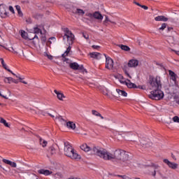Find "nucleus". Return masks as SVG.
<instances>
[{"label":"nucleus","mask_w":179,"mask_h":179,"mask_svg":"<svg viewBox=\"0 0 179 179\" xmlns=\"http://www.w3.org/2000/svg\"><path fill=\"white\" fill-rule=\"evenodd\" d=\"M80 149L84 150V152H92V155H96L99 156L103 160H113V159H116V160H120L124 164V166H128L131 164L129 161V152H127L123 150H116L113 154L108 152L103 148H100L99 147H93L91 148L87 144L85 143L80 146Z\"/></svg>","instance_id":"obj_1"},{"label":"nucleus","mask_w":179,"mask_h":179,"mask_svg":"<svg viewBox=\"0 0 179 179\" xmlns=\"http://www.w3.org/2000/svg\"><path fill=\"white\" fill-rule=\"evenodd\" d=\"M148 85H150V89L152 90L150 92V94L148 95L150 99H152V100H162L164 97V94L162 91L163 84L160 76H149Z\"/></svg>","instance_id":"obj_2"},{"label":"nucleus","mask_w":179,"mask_h":179,"mask_svg":"<svg viewBox=\"0 0 179 179\" xmlns=\"http://www.w3.org/2000/svg\"><path fill=\"white\" fill-rule=\"evenodd\" d=\"M64 31V36H63V40H67L69 47L67 48L64 53L62 55V58H65V57H68L72 48L71 45H72V44H73V41H75V35L72 34V31H71L69 29L65 28Z\"/></svg>","instance_id":"obj_3"},{"label":"nucleus","mask_w":179,"mask_h":179,"mask_svg":"<svg viewBox=\"0 0 179 179\" xmlns=\"http://www.w3.org/2000/svg\"><path fill=\"white\" fill-rule=\"evenodd\" d=\"M64 154L71 159H80V155L75 152L73 148L69 142H64Z\"/></svg>","instance_id":"obj_4"},{"label":"nucleus","mask_w":179,"mask_h":179,"mask_svg":"<svg viewBox=\"0 0 179 179\" xmlns=\"http://www.w3.org/2000/svg\"><path fill=\"white\" fill-rule=\"evenodd\" d=\"M139 65V61L138 59H130L127 64V63L124 64V65L122 67V69L124 72L126 73V75L131 79L132 77L129 75V73H128V68H136Z\"/></svg>","instance_id":"obj_5"},{"label":"nucleus","mask_w":179,"mask_h":179,"mask_svg":"<svg viewBox=\"0 0 179 179\" xmlns=\"http://www.w3.org/2000/svg\"><path fill=\"white\" fill-rule=\"evenodd\" d=\"M85 16H87V17H90V19L89 18L87 19V20H89L90 22H93L94 19H96V20L101 22L103 17V15H101L99 11H95L93 13H87L85 14Z\"/></svg>","instance_id":"obj_6"},{"label":"nucleus","mask_w":179,"mask_h":179,"mask_svg":"<svg viewBox=\"0 0 179 179\" xmlns=\"http://www.w3.org/2000/svg\"><path fill=\"white\" fill-rule=\"evenodd\" d=\"M69 12H71V13H73L74 15H79L81 16H83V15H85V11L83 9L78 8L77 7H75L73 6L70 7Z\"/></svg>","instance_id":"obj_7"},{"label":"nucleus","mask_w":179,"mask_h":179,"mask_svg":"<svg viewBox=\"0 0 179 179\" xmlns=\"http://www.w3.org/2000/svg\"><path fill=\"white\" fill-rule=\"evenodd\" d=\"M106 57V69H113L114 68V61L111 57H107L106 54H104Z\"/></svg>","instance_id":"obj_8"},{"label":"nucleus","mask_w":179,"mask_h":179,"mask_svg":"<svg viewBox=\"0 0 179 179\" xmlns=\"http://www.w3.org/2000/svg\"><path fill=\"white\" fill-rule=\"evenodd\" d=\"M167 27V33L168 34H171V33H176L174 31V29L173 27H170L167 26V23H162L161 27L158 29L159 31H163L164 29Z\"/></svg>","instance_id":"obj_9"},{"label":"nucleus","mask_w":179,"mask_h":179,"mask_svg":"<svg viewBox=\"0 0 179 179\" xmlns=\"http://www.w3.org/2000/svg\"><path fill=\"white\" fill-rule=\"evenodd\" d=\"M164 163H165V164H167L169 169H172V170H176V169H178V164L169 162V160L167 159H164Z\"/></svg>","instance_id":"obj_10"},{"label":"nucleus","mask_w":179,"mask_h":179,"mask_svg":"<svg viewBox=\"0 0 179 179\" xmlns=\"http://www.w3.org/2000/svg\"><path fill=\"white\" fill-rule=\"evenodd\" d=\"M141 145L143 148H150L152 146V142L149 139H142L141 141Z\"/></svg>","instance_id":"obj_11"},{"label":"nucleus","mask_w":179,"mask_h":179,"mask_svg":"<svg viewBox=\"0 0 179 179\" xmlns=\"http://www.w3.org/2000/svg\"><path fill=\"white\" fill-rule=\"evenodd\" d=\"M0 16L1 17H8V12H6V9H5V6L0 5Z\"/></svg>","instance_id":"obj_12"},{"label":"nucleus","mask_w":179,"mask_h":179,"mask_svg":"<svg viewBox=\"0 0 179 179\" xmlns=\"http://www.w3.org/2000/svg\"><path fill=\"white\" fill-rule=\"evenodd\" d=\"M116 97H121V96H123V97H127V96H128V94L127 93V92L124 91V90H121L120 89H116Z\"/></svg>","instance_id":"obj_13"},{"label":"nucleus","mask_w":179,"mask_h":179,"mask_svg":"<svg viewBox=\"0 0 179 179\" xmlns=\"http://www.w3.org/2000/svg\"><path fill=\"white\" fill-rule=\"evenodd\" d=\"M151 167H152V169H154V171L152 173V176L153 177H156V173H159L160 166H159L158 164H152Z\"/></svg>","instance_id":"obj_14"},{"label":"nucleus","mask_w":179,"mask_h":179,"mask_svg":"<svg viewBox=\"0 0 179 179\" xmlns=\"http://www.w3.org/2000/svg\"><path fill=\"white\" fill-rule=\"evenodd\" d=\"M54 93L57 94V97L60 101H64V99H65V95L62 92H58V90H55Z\"/></svg>","instance_id":"obj_15"},{"label":"nucleus","mask_w":179,"mask_h":179,"mask_svg":"<svg viewBox=\"0 0 179 179\" xmlns=\"http://www.w3.org/2000/svg\"><path fill=\"white\" fill-rule=\"evenodd\" d=\"M41 27L43 29H44V26L42 25H36L34 28V31L35 33V34H38L39 33L41 34H43V31H41Z\"/></svg>","instance_id":"obj_16"},{"label":"nucleus","mask_w":179,"mask_h":179,"mask_svg":"<svg viewBox=\"0 0 179 179\" xmlns=\"http://www.w3.org/2000/svg\"><path fill=\"white\" fill-rule=\"evenodd\" d=\"M90 55L91 57V58H94V59H101V54L99 53V52H90Z\"/></svg>","instance_id":"obj_17"},{"label":"nucleus","mask_w":179,"mask_h":179,"mask_svg":"<svg viewBox=\"0 0 179 179\" xmlns=\"http://www.w3.org/2000/svg\"><path fill=\"white\" fill-rule=\"evenodd\" d=\"M21 37H22V38H24V40L29 38V40H34V38H38V37L36 35H34V37L33 38H29V36H27V34L26 33V31H21Z\"/></svg>","instance_id":"obj_18"},{"label":"nucleus","mask_w":179,"mask_h":179,"mask_svg":"<svg viewBox=\"0 0 179 179\" xmlns=\"http://www.w3.org/2000/svg\"><path fill=\"white\" fill-rule=\"evenodd\" d=\"M39 174H43V176H50L52 171L47 169H40L38 171Z\"/></svg>","instance_id":"obj_19"},{"label":"nucleus","mask_w":179,"mask_h":179,"mask_svg":"<svg viewBox=\"0 0 179 179\" xmlns=\"http://www.w3.org/2000/svg\"><path fill=\"white\" fill-rule=\"evenodd\" d=\"M155 20L156 22H167V20H169V18L166 17L164 15H159L155 18Z\"/></svg>","instance_id":"obj_20"},{"label":"nucleus","mask_w":179,"mask_h":179,"mask_svg":"<svg viewBox=\"0 0 179 179\" xmlns=\"http://www.w3.org/2000/svg\"><path fill=\"white\" fill-rule=\"evenodd\" d=\"M3 163H5L6 164H8V165L10 166L11 167L16 168V166H17V164H16L15 162L9 161L8 159H3Z\"/></svg>","instance_id":"obj_21"},{"label":"nucleus","mask_w":179,"mask_h":179,"mask_svg":"<svg viewBox=\"0 0 179 179\" xmlns=\"http://www.w3.org/2000/svg\"><path fill=\"white\" fill-rule=\"evenodd\" d=\"M169 76H171V79L173 81V82H176L177 81V74H176V73H174L173 71L169 70Z\"/></svg>","instance_id":"obj_22"},{"label":"nucleus","mask_w":179,"mask_h":179,"mask_svg":"<svg viewBox=\"0 0 179 179\" xmlns=\"http://www.w3.org/2000/svg\"><path fill=\"white\" fill-rule=\"evenodd\" d=\"M126 85L127 87H129V89H136V87H138V86H136L134 83H131L130 80H127Z\"/></svg>","instance_id":"obj_23"},{"label":"nucleus","mask_w":179,"mask_h":179,"mask_svg":"<svg viewBox=\"0 0 179 179\" xmlns=\"http://www.w3.org/2000/svg\"><path fill=\"white\" fill-rule=\"evenodd\" d=\"M69 66L71 69H73L74 71H78V69H79V64L76 62L69 63Z\"/></svg>","instance_id":"obj_24"},{"label":"nucleus","mask_w":179,"mask_h":179,"mask_svg":"<svg viewBox=\"0 0 179 179\" xmlns=\"http://www.w3.org/2000/svg\"><path fill=\"white\" fill-rule=\"evenodd\" d=\"M38 138H39L40 145H41V146L43 148H45V146H47V143H48L47 141L43 139L41 137H40L38 136Z\"/></svg>","instance_id":"obj_25"},{"label":"nucleus","mask_w":179,"mask_h":179,"mask_svg":"<svg viewBox=\"0 0 179 179\" xmlns=\"http://www.w3.org/2000/svg\"><path fill=\"white\" fill-rule=\"evenodd\" d=\"M108 22H110V23H112L113 24H117V22L110 20V18H108V16L106 15V19L103 22V24H104V26H107V24L108 23Z\"/></svg>","instance_id":"obj_26"},{"label":"nucleus","mask_w":179,"mask_h":179,"mask_svg":"<svg viewBox=\"0 0 179 179\" xmlns=\"http://www.w3.org/2000/svg\"><path fill=\"white\" fill-rule=\"evenodd\" d=\"M66 127L67 128H71V129H75V128H76V124H75L73 122L69 121L66 122Z\"/></svg>","instance_id":"obj_27"},{"label":"nucleus","mask_w":179,"mask_h":179,"mask_svg":"<svg viewBox=\"0 0 179 179\" xmlns=\"http://www.w3.org/2000/svg\"><path fill=\"white\" fill-rule=\"evenodd\" d=\"M0 123L3 124L4 127H6L7 128H10V125H9L8 122H6V121L5 120V119H3V117H0Z\"/></svg>","instance_id":"obj_28"},{"label":"nucleus","mask_w":179,"mask_h":179,"mask_svg":"<svg viewBox=\"0 0 179 179\" xmlns=\"http://www.w3.org/2000/svg\"><path fill=\"white\" fill-rule=\"evenodd\" d=\"M118 47L121 48V50H123V51H131V48L125 45H119Z\"/></svg>","instance_id":"obj_29"},{"label":"nucleus","mask_w":179,"mask_h":179,"mask_svg":"<svg viewBox=\"0 0 179 179\" xmlns=\"http://www.w3.org/2000/svg\"><path fill=\"white\" fill-rule=\"evenodd\" d=\"M48 153H50L51 155H55V148H54L53 146H51L49 149H48Z\"/></svg>","instance_id":"obj_30"},{"label":"nucleus","mask_w":179,"mask_h":179,"mask_svg":"<svg viewBox=\"0 0 179 179\" xmlns=\"http://www.w3.org/2000/svg\"><path fill=\"white\" fill-rule=\"evenodd\" d=\"M55 120H58V121H60V122H66V120L62 118V116L56 115Z\"/></svg>","instance_id":"obj_31"},{"label":"nucleus","mask_w":179,"mask_h":179,"mask_svg":"<svg viewBox=\"0 0 179 179\" xmlns=\"http://www.w3.org/2000/svg\"><path fill=\"white\" fill-rule=\"evenodd\" d=\"M6 83L10 84V82H13V78L12 77H8L4 79Z\"/></svg>","instance_id":"obj_32"},{"label":"nucleus","mask_w":179,"mask_h":179,"mask_svg":"<svg viewBox=\"0 0 179 179\" xmlns=\"http://www.w3.org/2000/svg\"><path fill=\"white\" fill-rule=\"evenodd\" d=\"M167 41H168V43H169V44H174V43H175L174 37L170 36V37L168 38Z\"/></svg>","instance_id":"obj_33"},{"label":"nucleus","mask_w":179,"mask_h":179,"mask_svg":"<svg viewBox=\"0 0 179 179\" xmlns=\"http://www.w3.org/2000/svg\"><path fill=\"white\" fill-rule=\"evenodd\" d=\"M0 61L1 62V65H2L3 68H4V69H8V66L5 64V62L3 61V59L2 58H1Z\"/></svg>","instance_id":"obj_34"},{"label":"nucleus","mask_w":179,"mask_h":179,"mask_svg":"<svg viewBox=\"0 0 179 179\" xmlns=\"http://www.w3.org/2000/svg\"><path fill=\"white\" fill-rule=\"evenodd\" d=\"M172 120L173 121V122H176L177 124H179V117L178 116H174L172 118Z\"/></svg>","instance_id":"obj_35"},{"label":"nucleus","mask_w":179,"mask_h":179,"mask_svg":"<svg viewBox=\"0 0 179 179\" xmlns=\"http://www.w3.org/2000/svg\"><path fill=\"white\" fill-rule=\"evenodd\" d=\"M15 76H16V78H18V79L20 80V82L21 83H24V85H27V82H26V81H22L23 79H22V78L18 77V76H16V75H15Z\"/></svg>","instance_id":"obj_36"},{"label":"nucleus","mask_w":179,"mask_h":179,"mask_svg":"<svg viewBox=\"0 0 179 179\" xmlns=\"http://www.w3.org/2000/svg\"><path fill=\"white\" fill-rule=\"evenodd\" d=\"M136 89H141L142 90H145L146 87L145 85H138L137 87H136Z\"/></svg>","instance_id":"obj_37"},{"label":"nucleus","mask_w":179,"mask_h":179,"mask_svg":"<svg viewBox=\"0 0 179 179\" xmlns=\"http://www.w3.org/2000/svg\"><path fill=\"white\" fill-rule=\"evenodd\" d=\"M83 36L84 37V38H85V40H89V34H87V33H83Z\"/></svg>","instance_id":"obj_38"},{"label":"nucleus","mask_w":179,"mask_h":179,"mask_svg":"<svg viewBox=\"0 0 179 179\" xmlns=\"http://www.w3.org/2000/svg\"><path fill=\"white\" fill-rule=\"evenodd\" d=\"M94 115H96V117H100L101 118V120H103L104 117L101 115V114L100 113H93Z\"/></svg>","instance_id":"obj_39"},{"label":"nucleus","mask_w":179,"mask_h":179,"mask_svg":"<svg viewBox=\"0 0 179 179\" xmlns=\"http://www.w3.org/2000/svg\"><path fill=\"white\" fill-rule=\"evenodd\" d=\"M78 69H80V71H83V72H87V71L84 69L83 65L79 66Z\"/></svg>","instance_id":"obj_40"},{"label":"nucleus","mask_w":179,"mask_h":179,"mask_svg":"<svg viewBox=\"0 0 179 179\" xmlns=\"http://www.w3.org/2000/svg\"><path fill=\"white\" fill-rule=\"evenodd\" d=\"M63 62H66V64H69V59L66 58V57H63L62 59Z\"/></svg>","instance_id":"obj_41"},{"label":"nucleus","mask_w":179,"mask_h":179,"mask_svg":"<svg viewBox=\"0 0 179 179\" xmlns=\"http://www.w3.org/2000/svg\"><path fill=\"white\" fill-rule=\"evenodd\" d=\"M141 8H142L145 10H148L149 9V8L147 6H145V5H141Z\"/></svg>","instance_id":"obj_42"},{"label":"nucleus","mask_w":179,"mask_h":179,"mask_svg":"<svg viewBox=\"0 0 179 179\" xmlns=\"http://www.w3.org/2000/svg\"><path fill=\"white\" fill-rule=\"evenodd\" d=\"M9 10L10 12H11L12 13H15V10L13 9V7L12 6H9Z\"/></svg>","instance_id":"obj_43"},{"label":"nucleus","mask_w":179,"mask_h":179,"mask_svg":"<svg viewBox=\"0 0 179 179\" xmlns=\"http://www.w3.org/2000/svg\"><path fill=\"white\" fill-rule=\"evenodd\" d=\"M92 48H94V50H99V48H100V46L93 45H92Z\"/></svg>","instance_id":"obj_44"},{"label":"nucleus","mask_w":179,"mask_h":179,"mask_svg":"<svg viewBox=\"0 0 179 179\" xmlns=\"http://www.w3.org/2000/svg\"><path fill=\"white\" fill-rule=\"evenodd\" d=\"M48 115H49L50 117H52V118H55L57 117V115H52L51 113H48Z\"/></svg>","instance_id":"obj_45"},{"label":"nucleus","mask_w":179,"mask_h":179,"mask_svg":"<svg viewBox=\"0 0 179 179\" xmlns=\"http://www.w3.org/2000/svg\"><path fill=\"white\" fill-rule=\"evenodd\" d=\"M0 96H1V97H3V99H5L6 100H8V99L6 96L3 95V94L1 93V92H0Z\"/></svg>","instance_id":"obj_46"},{"label":"nucleus","mask_w":179,"mask_h":179,"mask_svg":"<svg viewBox=\"0 0 179 179\" xmlns=\"http://www.w3.org/2000/svg\"><path fill=\"white\" fill-rule=\"evenodd\" d=\"M17 13L19 15V16H20L22 17V16H23V13H22V10H20V11H17Z\"/></svg>","instance_id":"obj_47"},{"label":"nucleus","mask_w":179,"mask_h":179,"mask_svg":"<svg viewBox=\"0 0 179 179\" xmlns=\"http://www.w3.org/2000/svg\"><path fill=\"white\" fill-rule=\"evenodd\" d=\"M46 57H48V59H52V56L51 55H48L46 53Z\"/></svg>","instance_id":"obj_48"},{"label":"nucleus","mask_w":179,"mask_h":179,"mask_svg":"<svg viewBox=\"0 0 179 179\" xmlns=\"http://www.w3.org/2000/svg\"><path fill=\"white\" fill-rule=\"evenodd\" d=\"M134 3H135V5H137V6H142V5L141 3H139L138 2H136V1H134Z\"/></svg>","instance_id":"obj_49"},{"label":"nucleus","mask_w":179,"mask_h":179,"mask_svg":"<svg viewBox=\"0 0 179 179\" xmlns=\"http://www.w3.org/2000/svg\"><path fill=\"white\" fill-rule=\"evenodd\" d=\"M171 51H173V52H176V54L177 55H179V51H177V50H173V49H171Z\"/></svg>","instance_id":"obj_50"},{"label":"nucleus","mask_w":179,"mask_h":179,"mask_svg":"<svg viewBox=\"0 0 179 179\" xmlns=\"http://www.w3.org/2000/svg\"><path fill=\"white\" fill-rule=\"evenodd\" d=\"M15 8H16L17 12H19L20 10H20V6H16Z\"/></svg>","instance_id":"obj_51"},{"label":"nucleus","mask_w":179,"mask_h":179,"mask_svg":"<svg viewBox=\"0 0 179 179\" xmlns=\"http://www.w3.org/2000/svg\"><path fill=\"white\" fill-rule=\"evenodd\" d=\"M13 83H15L16 85H17V83H19V81L15 79H13Z\"/></svg>","instance_id":"obj_52"},{"label":"nucleus","mask_w":179,"mask_h":179,"mask_svg":"<svg viewBox=\"0 0 179 179\" xmlns=\"http://www.w3.org/2000/svg\"><path fill=\"white\" fill-rule=\"evenodd\" d=\"M7 71H8V72H10V73H12V75H13L14 76H16V74H15L12 71L7 69Z\"/></svg>","instance_id":"obj_53"},{"label":"nucleus","mask_w":179,"mask_h":179,"mask_svg":"<svg viewBox=\"0 0 179 179\" xmlns=\"http://www.w3.org/2000/svg\"><path fill=\"white\" fill-rule=\"evenodd\" d=\"M120 83H122V84L125 83V85H127V81H124L122 80H120Z\"/></svg>","instance_id":"obj_54"},{"label":"nucleus","mask_w":179,"mask_h":179,"mask_svg":"<svg viewBox=\"0 0 179 179\" xmlns=\"http://www.w3.org/2000/svg\"><path fill=\"white\" fill-rule=\"evenodd\" d=\"M171 157L172 159H173V160H177V159L176 158V156H174L173 154H171Z\"/></svg>","instance_id":"obj_55"},{"label":"nucleus","mask_w":179,"mask_h":179,"mask_svg":"<svg viewBox=\"0 0 179 179\" xmlns=\"http://www.w3.org/2000/svg\"><path fill=\"white\" fill-rule=\"evenodd\" d=\"M12 50H13V52L14 54H17V51H15V50L13 49V48H12Z\"/></svg>","instance_id":"obj_56"},{"label":"nucleus","mask_w":179,"mask_h":179,"mask_svg":"<svg viewBox=\"0 0 179 179\" xmlns=\"http://www.w3.org/2000/svg\"><path fill=\"white\" fill-rule=\"evenodd\" d=\"M119 78L120 79H124V76H122V75H119Z\"/></svg>","instance_id":"obj_57"},{"label":"nucleus","mask_w":179,"mask_h":179,"mask_svg":"<svg viewBox=\"0 0 179 179\" xmlns=\"http://www.w3.org/2000/svg\"><path fill=\"white\" fill-rule=\"evenodd\" d=\"M166 122V124H171L173 122L169 121V122Z\"/></svg>","instance_id":"obj_58"},{"label":"nucleus","mask_w":179,"mask_h":179,"mask_svg":"<svg viewBox=\"0 0 179 179\" xmlns=\"http://www.w3.org/2000/svg\"><path fill=\"white\" fill-rule=\"evenodd\" d=\"M92 113H97V110H92Z\"/></svg>","instance_id":"obj_59"},{"label":"nucleus","mask_w":179,"mask_h":179,"mask_svg":"<svg viewBox=\"0 0 179 179\" xmlns=\"http://www.w3.org/2000/svg\"><path fill=\"white\" fill-rule=\"evenodd\" d=\"M43 41H45V38H43Z\"/></svg>","instance_id":"obj_60"},{"label":"nucleus","mask_w":179,"mask_h":179,"mask_svg":"<svg viewBox=\"0 0 179 179\" xmlns=\"http://www.w3.org/2000/svg\"><path fill=\"white\" fill-rule=\"evenodd\" d=\"M0 169H2V166L0 165Z\"/></svg>","instance_id":"obj_61"},{"label":"nucleus","mask_w":179,"mask_h":179,"mask_svg":"<svg viewBox=\"0 0 179 179\" xmlns=\"http://www.w3.org/2000/svg\"><path fill=\"white\" fill-rule=\"evenodd\" d=\"M36 179H38V178H36Z\"/></svg>","instance_id":"obj_62"}]
</instances>
